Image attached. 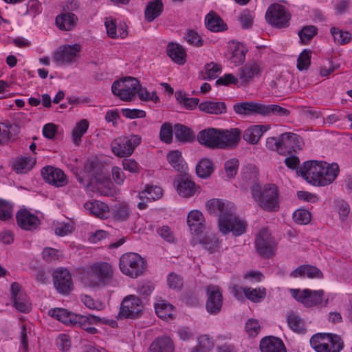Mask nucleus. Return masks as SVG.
Instances as JSON below:
<instances>
[{
  "label": "nucleus",
  "instance_id": "1",
  "mask_svg": "<svg viewBox=\"0 0 352 352\" xmlns=\"http://www.w3.org/2000/svg\"><path fill=\"white\" fill-rule=\"evenodd\" d=\"M206 206L210 214L219 217V228L222 234L232 232L234 236H240L245 233V224L235 215L233 203L212 199L207 201Z\"/></svg>",
  "mask_w": 352,
  "mask_h": 352
},
{
  "label": "nucleus",
  "instance_id": "2",
  "mask_svg": "<svg viewBox=\"0 0 352 352\" xmlns=\"http://www.w3.org/2000/svg\"><path fill=\"white\" fill-rule=\"evenodd\" d=\"M340 169L337 164H328L324 161L309 160L305 162L296 172L308 183L318 186L331 184L338 177Z\"/></svg>",
  "mask_w": 352,
  "mask_h": 352
},
{
  "label": "nucleus",
  "instance_id": "3",
  "mask_svg": "<svg viewBox=\"0 0 352 352\" xmlns=\"http://www.w3.org/2000/svg\"><path fill=\"white\" fill-rule=\"evenodd\" d=\"M241 131L234 128L228 130H220L208 128L199 131L197 140L201 145L210 148H234L240 142Z\"/></svg>",
  "mask_w": 352,
  "mask_h": 352
},
{
  "label": "nucleus",
  "instance_id": "4",
  "mask_svg": "<svg viewBox=\"0 0 352 352\" xmlns=\"http://www.w3.org/2000/svg\"><path fill=\"white\" fill-rule=\"evenodd\" d=\"M253 199L265 211L275 212L280 208L278 201V190L273 184H258L252 188Z\"/></svg>",
  "mask_w": 352,
  "mask_h": 352
},
{
  "label": "nucleus",
  "instance_id": "5",
  "mask_svg": "<svg viewBox=\"0 0 352 352\" xmlns=\"http://www.w3.org/2000/svg\"><path fill=\"white\" fill-rule=\"evenodd\" d=\"M113 276L111 265L106 262L94 263L87 276V284L91 287H102L108 284Z\"/></svg>",
  "mask_w": 352,
  "mask_h": 352
},
{
  "label": "nucleus",
  "instance_id": "6",
  "mask_svg": "<svg viewBox=\"0 0 352 352\" xmlns=\"http://www.w3.org/2000/svg\"><path fill=\"white\" fill-rule=\"evenodd\" d=\"M145 267L144 260L136 253H126L120 258V270L123 274L132 278L142 275Z\"/></svg>",
  "mask_w": 352,
  "mask_h": 352
},
{
  "label": "nucleus",
  "instance_id": "7",
  "mask_svg": "<svg viewBox=\"0 0 352 352\" xmlns=\"http://www.w3.org/2000/svg\"><path fill=\"white\" fill-rule=\"evenodd\" d=\"M138 87L139 81L133 77L127 76L113 82L111 91L122 100L130 101L137 94Z\"/></svg>",
  "mask_w": 352,
  "mask_h": 352
},
{
  "label": "nucleus",
  "instance_id": "8",
  "mask_svg": "<svg viewBox=\"0 0 352 352\" xmlns=\"http://www.w3.org/2000/svg\"><path fill=\"white\" fill-rule=\"evenodd\" d=\"M292 296L298 301L304 305L306 307H311L322 305L326 307L328 304V298L323 300L324 292L323 290H311L309 289H292Z\"/></svg>",
  "mask_w": 352,
  "mask_h": 352
},
{
  "label": "nucleus",
  "instance_id": "9",
  "mask_svg": "<svg viewBox=\"0 0 352 352\" xmlns=\"http://www.w3.org/2000/svg\"><path fill=\"white\" fill-rule=\"evenodd\" d=\"M141 140L142 138L138 135L119 138L111 143V151L118 157L129 156L141 143Z\"/></svg>",
  "mask_w": 352,
  "mask_h": 352
},
{
  "label": "nucleus",
  "instance_id": "10",
  "mask_svg": "<svg viewBox=\"0 0 352 352\" xmlns=\"http://www.w3.org/2000/svg\"><path fill=\"white\" fill-rule=\"evenodd\" d=\"M267 21L277 28H283L289 25L290 14L281 5L270 6L265 14Z\"/></svg>",
  "mask_w": 352,
  "mask_h": 352
},
{
  "label": "nucleus",
  "instance_id": "11",
  "mask_svg": "<svg viewBox=\"0 0 352 352\" xmlns=\"http://www.w3.org/2000/svg\"><path fill=\"white\" fill-rule=\"evenodd\" d=\"M255 246L258 254L263 258H269L274 254L276 243L268 229L260 230L255 239Z\"/></svg>",
  "mask_w": 352,
  "mask_h": 352
},
{
  "label": "nucleus",
  "instance_id": "12",
  "mask_svg": "<svg viewBox=\"0 0 352 352\" xmlns=\"http://www.w3.org/2000/svg\"><path fill=\"white\" fill-rule=\"evenodd\" d=\"M280 146L279 154L282 155H292L296 149L302 150L303 146L302 138L294 133L287 132L279 135Z\"/></svg>",
  "mask_w": 352,
  "mask_h": 352
},
{
  "label": "nucleus",
  "instance_id": "13",
  "mask_svg": "<svg viewBox=\"0 0 352 352\" xmlns=\"http://www.w3.org/2000/svg\"><path fill=\"white\" fill-rule=\"evenodd\" d=\"M142 308L140 299L135 295H129L122 300L119 315L122 318L134 319L139 316Z\"/></svg>",
  "mask_w": 352,
  "mask_h": 352
},
{
  "label": "nucleus",
  "instance_id": "14",
  "mask_svg": "<svg viewBox=\"0 0 352 352\" xmlns=\"http://www.w3.org/2000/svg\"><path fill=\"white\" fill-rule=\"evenodd\" d=\"M207 300L206 308L210 314L216 315L221 311L223 305L222 292L217 285H210L206 287Z\"/></svg>",
  "mask_w": 352,
  "mask_h": 352
},
{
  "label": "nucleus",
  "instance_id": "15",
  "mask_svg": "<svg viewBox=\"0 0 352 352\" xmlns=\"http://www.w3.org/2000/svg\"><path fill=\"white\" fill-rule=\"evenodd\" d=\"M53 280L55 288L60 294H68L73 289L71 274L66 269L56 270L53 274Z\"/></svg>",
  "mask_w": 352,
  "mask_h": 352
},
{
  "label": "nucleus",
  "instance_id": "16",
  "mask_svg": "<svg viewBox=\"0 0 352 352\" xmlns=\"http://www.w3.org/2000/svg\"><path fill=\"white\" fill-rule=\"evenodd\" d=\"M43 179L56 187H61L67 184V177L60 168L53 166H45L41 170Z\"/></svg>",
  "mask_w": 352,
  "mask_h": 352
},
{
  "label": "nucleus",
  "instance_id": "17",
  "mask_svg": "<svg viewBox=\"0 0 352 352\" xmlns=\"http://www.w3.org/2000/svg\"><path fill=\"white\" fill-rule=\"evenodd\" d=\"M259 174L257 167L254 164H247L241 170V184L244 188H250V192L254 186H258Z\"/></svg>",
  "mask_w": 352,
  "mask_h": 352
},
{
  "label": "nucleus",
  "instance_id": "18",
  "mask_svg": "<svg viewBox=\"0 0 352 352\" xmlns=\"http://www.w3.org/2000/svg\"><path fill=\"white\" fill-rule=\"evenodd\" d=\"M174 184L178 194L182 197H190L195 193V183L186 174L178 175L175 179Z\"/></svg>",
  "mask_w": 352,
  "mask_h": 352
},
{
  "label": "nucleus",
  "instance_id": "19",
  "mask_svg": "<svg viewBox=\"0 0 352 352\" xmlns=\"http://www.w3.org/2000/svg\"><path fill=\"white\" fill-rule=\"evenodd\" d=\"M80 50V47L78 44L65 45L61 50L54 54V59L58 65L71 63L74 58L76 57Z\"/></svg>",
  "mask_w": 352,
  "mask_h": 352
},
{
  "label": "nucleus",
  "instance_id": "20",
  "mask_svg": "<svg viewBox=\"0 0 352 352\" xmlns=\"http://www.w3.org/2000/svg\"><path fill=\"white\" fill-rule=\"evenodd\" d=\"M16 217L18 226L26 230L36 229L40 223L38 218L26 209L18 211Z\"/></svg>",
  "mask_w": 352,
  "mask_h": 352
},
{
  "label": "nucleus",
  "instance_id": "21",
  "mask_svg": "<svg viewBox=\"0 0 352 352\" xmlns=\"http://www.w3.org/2000/svg\"><path fill=\"white\" fill-rule=\"evenodd\" d=\"M263 103L255 102L253 101L243 102L236 103L233 108L234 111L241 115L251 116L262 114Z\"/></svg>",
  "mask_w": 352,
  "mask_h": 352
},
{
  "label": "nucleus",
  "instance_id": "22",
  "mask_svg": "<svg viewBox=\"0 0 352 352\" xmlns=\"http://www.w3.org/2000/svg\"><path fill=\"white\" fill-rule=\"evenodd\" d=\"M203 214L199 210H192L189 212L187 223L192 234L198 235L205 229Z\"/></svg>",
  "mask_w": 352,
  "mask_h": 352
},
{
  "label": "nucleus",
  "instance_id": "23",
  "mask_svg": "<svg viewBox=\"0 0 352 352\" xmlns=\"http://www.w3.org/2000/svg\"><path fill=\"white\" fill-rule=\"evenodd\" d=\"M260 348L262 352H287L283 342L278 338L266 337L261 340Z\"/></svg>",
  "mask_w": 352,
  "mask_h": 352
},
{
  "label": "nucleus",
  "instance_id": "24",
  "mask_svg": "<svg viewBox=\"0 0 352 352\" xmlns=\"http://www.w3.org/2000/svg\"><path fill=\"white\" fill-rule=\"evenodd\" d=\"M260 71L261 67L257 63H248L239 69L238 76L241 80V83L247 84L258 76Z\"/></svg>",
  "mask_w": 352,
  "mask_h": 352
},
{
  "label": "nucleus",
  "instance_id": "25",
  "mask_svg": "<svg viewBox=\"0 0 352 352\" xmlns=\"http://www.w3.org/2000/svg\"><path fill=\"white\" fill-rule=\"evenodd\" d=\"M174 345L172 340L166 336H159L151 344L148 352H173Z\"/></svg>",
  "mask_w": 352,
  "mask_h": 352
},
{
  "label": "nucleus",
  "instance_id": "26",
  "mask_svg": "<svg viewBox=\"0 0 352 352\" xmlns=\"http://www.w3.org/2000/svg\"><path fill=\"white\" fill-rule=\"evenodd\" d=\"M48 315L67 325L72 326H74L78 316L77 314L69 312L63 308L50 309L48 311Z\"/></svg>",
  "mask_w": 352,
  "mask_h": 352
},
{
  "label": "nucleus",
  "instance_id": "27",
  "mask_svg": "<svg viewBox=\"0 0 352 352\" xmlns=\"http://www.w3.org/2000/svg\"><path fill=\"white\" fill-rule=\"evenodd\" d=\"M78 17L74 13L70 12H65L58 14L56 17V24L57 27L65 31L72 30L76 25Z\"/></svg>",
  "mask_w": 352,
  "mask_h": 352
},
{
  "label": "nucleus",
  "instance_id": "28",
  "mask_svg": "<svg viewBox=\"0 0 352 352\" xmlns=\"http://www.w3.org/2000/svg\"><path fill=\"white\" fill-rule=\"evenodd\" d=\"M268 129L269 125H253L244 131L243 138L248 143L255 144Z\"/></svg>",
  "mask_w": 352,
  "mask_h": 352
},
{
  "label": "nucleus",
  "instance_id": "29",
  "mask_svg": "<svg viewBox=\"0 0 352 352\" xmlns=\"http://www.w3.org/2000/svg\"><path fill=\"white\" fill-rule=\"evenodd\" d=\"M199 109L208 114L221 115L226 112V105L224 102L206 100L199 104Z\"/></svg>",
  "mask_w": 352,
  "mask_h": 352
},
{
  "label": "nucleus",
  "instance_id": "30",
  "mask_svg": "<svg viewBox=\"0 0 352 352\" xmlns=\"http://www.w3.org/2000/svg\"><path fill=\"white\" fill-rule=\"evenodd\" d=\"M206 28L214 32H223L228 29L222 19L214 12H210L205 18Z\"/></svg>",
  "mask_w": 352,
  "mask_h": 352
},
{
  "label": "nucleus",
  "instance_id": "31",
  "mask_svg": "<svg viewBox=\"0 0 352 352\" xmlns=\"http://www.w3.org/2000/svg\"><path fill=\"white\" fill-rule=\"evenodd\" d=\"M167 54L176 63L184 65L186 62L185 49L177 43H170L167 46Z\"/></svg>",
  "mask_w": 352,
  "mask_h": 352
},
{
  "label": "nucleus",
  "instance_id": "32",
  "mask_svg": "<svg viewBox=\"0 0 352 352\" xmlns=\"http://www.w3.org/2000/svg\"><path fill=\"white\" fill-rule=\"evenodd\" d=\"M330 336V333H316L311 338L310 344L316 352H327Z\"/></svg>",
  "mask_w": 352,
  "mask_h": 352
},
{
  "label": "nucleus",
  "instance_id": "33",
  "mask_svg": "<svg viewBox=\"0 0 352 352\" xmlns=\"http://www.w3.org/2000/svg\"><path fill=\"white\" fill-rule=\"evenodd\" d=\"M291 276L294 277L307 276L309 278H321L323 276L322 272L312 265H300L292 272Z\"/></svg>",
  "mask_w": 352,
  "mask_h": 352
},
{
  "label": "nucleus",
  "instance_id": "34",
  "mask_svg": "<svg viewBox=\"0 0 352 352\" xmlns=\"http://www.w3.org/2000/svg\"><path fill=\"white\" fill-rule=\"evenodd\" d=\"M164 5L161 0H153L148 3L145 8V18L148 22L153 21L162 12Z\"/></svg>",
  "mask_w": 352,
  "mask_h": 352
},
{
  "label": "nucleus",
  "instance_id": "35",
  "mask_svg": "<svg viewBox=\"0 0 352 352\" xmlns=\"http://www.w3.org/2000/svg\"><path fill=\"white\" fill-rule=\"evenodd\" d=\"M167 160L170 164L178 172L185 173L187 168L182 157V153L177 150L170 151L167 155Z\"/></svg>",
  "mask_w": 352,
  "mask_h": 352
},
{
  "label": "nucleus",
  "instance_id": "36",
  "mask_svg": "<svg viewBox=\"0 0 352 352\" xmlns=\"http://www.w3.org/2000/svg\"><path fill=\"white\" fill-rule=\"evenodd\" d=\"M174 134L176 139L182 142H190L195 138L191 129L181 124L175 125Z\"/></svg>",
  "mask_w": 352,
  "mask_h": 352
},
{
  "label": "nucleus",
  "instance_id": "37",
  "mask_svg": "<svg viewBox=\"0 0 352 352\" xmlns=\"http://www.w3.org/2000/svg\"><path fill=\"white\" fill-rule=\"evenodd\" d=\"M289 114V111L285 108L281 107L277 104H263L262 114L263 116H287Z\"/></svg>",
  "mask_w": 352,
  "mask_h": 352
},
{
  "label": "nucleus",
  "instance_id": "38",
  "mask_svg": "<svg viewBox=\"0 0 352 352\" xmlns=\"http://www.w3.org/2000/svg\"><path fill=\"white\" fill-rule=\"evenodd\" d=\"M213 172L212 162L209 159H202L196 166V173L201 178H207Z\"/></svg>",
  "mask_w": 352,
  "mask_h": 352
},
{
  "label": "nucleus",
  "instance_id": "39",
  "mask_svg": "<svg viewBox=\"0 0 352 352\" xmlns=\"http://www.w3.org/2000/svg\"><path fill=\"white\" fill-rule=\"evenodd\" d=\"M175 97L177 100L180 104L188 110L195 109L197 106L199 107V100L197 98H188L186 94H184L181 91H177L175 92Z\"/></svg>",
  "mask_w": 352,
  "mask_h": 352
},
{
  "label": "nucleus",
  "instance_id": "40",
  "mask_svg": "<svg viewBox=\"0 0 352 352\" xmlns=\"http://www.w3.org/2000/svg\"><path fill=\"white\" fill-rule=\"evenodd\" d=\"M287 324L289 328L294 332L304 334L306 332V328L304 321L296 314H290L287 318Z\"/></svg>",
  "mask_w": 352,
  "mask_h": 352
},
{
  "label": "nucleus",
  "instance_id": "41",
  "mask_svg": "<svg viewBox=\"0 0 352 352\" xmlns=\"http://www.w3.org/2000/svg\"><path fill=\"white\" fill-rule=\"evenodd\" d=\"M243 292L246 298L254 302H261L266 296L265 288L251 289L250 287H245Z\"/></svg>",
  "mask_w": 352,
  "mask_h": 352
},
{
  "label": "nucleus",
  "instance_id": "42",
  "mask_svg": "<svg viewBox=\"0 0 352 352\" xmlns=\"http://www.w3.org/2000/svg\"><path fill=\"white\" fill-rule=\"evenodd\" d=\"M16 309L23 313H28L31 310V303L26 294H21L19 296L13 299Z\"/></svg>",
  "mask_w": 352,
  "mask_h": 352
},
{
  "label": "nucleus",
  "instance_id": "43",
  "mask_svg": "<svg viewBox=\"0 0 352 352\" xmlns=\"http://www.w3.org/2000/svg\"><path fill=\"white\" fill-rule=\"evenodd\" d=\"M89 127V122L87 120H82L78 122L76 126L73 129L72 136L73 142L76 145H78L81 142V138L85 133L87 131Z\"/></svg>",
  "mask_w": 352,
  "mask_h": 352
},
{
  "label": "nucleus",
  "instance_id": "44",
  "mask_svg": "<svg viewBox=\"0 0 352 352\" xmlns=\"http://www.w3.org/2000/svg\"><path fill=\"white\" fill-rule=\"evenodd\" d=\"M162 195V189L159 186H148L145 190L140 192L139 196L141 199L146 198L149 200H156Z\"/></svg>",
  "mask_w": 352,
  "mask_h": 352
},
{
  "label": "nucleus",
  "instance_id": "45",
  "mask_svg": "<svg viewBox=\"0 0 352 352\" xmlns=\"http://www.w3.org/2000/svg\"><path fill=\"white\" fill-rule=\"evenodd\" d=\"M201 243L210 253H213L219 250L220 243L214 234H210L203 239Z\"/></svg>",
  "mask_w": 352,
  "mask_h": 352
},
{
  "label": "nucleus",
  "instance_id": "46",
  "mask_svg": "<svg viewBox=\"0 0 352 352\" xmlns=\"http://www.w3.org/2000/svg\"><path fill=\"white\" fill-rule=\"evenodd\" d=\"M91 321H89L87 316L78 315L76 321L74 322V326L79 327L89 333L96 334L98 332V330L96 328L91 327Z\"/></svg>",
  "mask_w": 352,
  "mask_h": 352
},
{
  "label": "nucleus",
  "instance_id": "47",
  "mask_svg": "<svg viewBox=\"0 0 352 352\" xmlns=\"http://www.w3.org/2000/svg\"><path fill=\"white\" fill-rule=\"evenodd\" d=\"M311 54L310 50L305 49L299 55L297 59V68L300 71L308 69L311 63Z\"/></svg>",
  "mask_w": 352,
  "mask_h": 352
},
{
  "label": "nucleus",
  "instance_id": "48",
  "mask_svg": "<svg viewBox=\"0 0 352 352\" xmlns=\"http://www.w3.org/2000/svg\"><path fill=\"white\" fill-rule=\"evenodd\" d=\"M330 31L335 42L339 45L347 43L351 41V34L348 32L339 30L335 27L331 28Z\"/></svg>",
  "mask_w": 352,
  "mask_h": 352
},
{
  "label": "nucleus",
  "instance_id": "49",
  "mask_svg": "<svg viewBox=\"0 0 352 352\" xmlns=\"http://www.w3.org/2000/svg\"><path fill=\"white\" fill-rule=\"evenodd\" d=\"M113 217L120 221L128 219L130 214V210L126 205H116L112 211Z\"/></svg>",
  "mask_w": 352,
  "mask_h": 352
},
{
  "label": "nucleus",
  "instance_id": "50",
  "mask_svg": "<svg viewBox=\"0 0 352 352\" xmlns=\"http://www.w3.org/2000/svg\"><path fill=\"white\" fill-rule=\"evenodd\" d=\"M317 33V28L314 25H306L299 32L298 36L303 43L309 41Z\"/></svg>",
  "mask_w": 352,
  "mask_h": 352
},
{
  "label": "nucleus",
  "instance_id": "51",
  "mask_svg": "<svg viewBox=\"0 0 352 352\" xmlns=\"http://www.w3.org/2000/svg\"><path fill=\"white\" fill-rule=\"evenodd\" d=\"M173 305L164 302L157 303L155 306L156 314L162 318L170 317L172 315Z\"/></svg>",
  "mask_w": 352,
  "mask_h": 352
},
{
  "label": "nucleus",
  "instance_id": "52",
  "mask_svg": "<svg viewBox=\"0 0 352 352\" xmlns=\"http://www.w3.org/2000/svg\"><path fill=\"white\" fill-rule=\"evenodd\" d=\"M185 40L190 45L201 47L204 45V40L193 30H188L184 35Z\"/></svg>",
  "mask_w": 352,
  "mask_h": 352
},
{
  "label": "nucleus",
  "instance_id": "53",
  "mask_svg": "<svg viewBox=\"0 0 352 352\" xmlns=\"http://www.w3.org/2000/svg\"><path fill=\"white\" fill-rule=\"evenodd\" d=\"M293 219L297 223L305 225L309 223L311 214L307 210L298 209L294 212Z\"/></svg>",
  "mask_w": 352,
  "mask_h": 352
},
{
  "label": "nucleus",
  "instance_id": "54",
  "mask_svg": "<svg viewBox=\"0 0 352 352\" xmlns=\"http://www.w3.org/2000/svg\"><path fill=\"white\" fill-rule=\"evenodd\" d=\"M213 343L208 335L201 336L198 338V344L194 349L197 352H206L212 347Z\"/></svg>",
  "mask_w": 352,
  "mask_h": 352
},
{
  "label": "nucleus",
  "instance_id": "55",
  "mask_svg": "<svg viewBox=\"0 0 352 352\" xmlns=\"http://www.w3.org/2000/svg\"><path fill=\"white\" fill-rule=\"evenodd\" d=\"M343 346L344 344L338 336L331 334L327 352H339L342 349Z\"/></svg>",
  "mask_w": 352,
  "mask_h": 352
},
{
  "label": "nucleus",
  "instance_id": "56",
  "mask_svg": "<svg viewBox=\"0 0 352 352\" xmlns=\"http://www.w3.org/2000/svg\"><path fill=\"white\" fill-rule=\"evenodd\" d=\"M173 133L174 129H173L172 126L169 123H164L161 126L160 138L166 143H170L172 141Z\"/></svg>",
  "mask_w": 352,
  "mask_h": 352
},
{
  "label": "nucleus",
  "instance_id": "57",
  "mask_svg": "<svg viewBox=\"0 0 352 352\" xmlns=\"http://www.w3.org/2000/svg\"><path fill=\"white\" fill-rule=\"evenodd\" d=\"M167 283L170 288L180 289L183 286V279L175 273H170L167 278Z\"/></svg>",
  "mask_w": 352,
  "mask_h": 352
},
{
  "label": "nucleus",
  "instance_id": "58",
  "mask_svg": "<svg viewBox=\"0 0 352 352\" xmlns=\"http://www.w3.org/2000/svg\"><path fill=\"white\" fill-rule=\"evenodd\" d=\"M239 167V160L232 158L225 163V170L228 177H233L236 175Z\"/></svg>",
  "mask_w": 352,
  "mask_h": 352
},
{
  "label": "nucleus",
  "instance_id": "59",
  "mask_svg": "<svg viewBox=\"0 0 352 352\" xmlns=\"http://www.w3.org/2000/svg\"><path fill=\"white\" fill-rule=\"evenodd\" d=\"M56 345L58 349L67 352L71 346L69 336L66 334H60L56 339Z\"/></svg>",
  "mask_w": 352,
  "mask_h": 352
},
{
  "label": "nucleus",
  "instance_id": "60",
  "mask_svg": "<svg viewBox=\"0 0 352 352\" xmlns=\"http://www.w3.org/2000/svg\"><path fill=\"white\" fill-rule=\"evenodd\" d=\"M245 330L250 336H255L258 335L260 330V325L258 320L253 318L248 320L245 324Z\"/></svg>",
  "mask_w": 352,
  "mask_h": 352
},
{
  "label": "nucleus",
  "instance_id": "61",
  "mask_svg": "<svg viewBox=\"0 0 352 352\" xmlns=\"http://www.w3.org/2000/svg\"><path fill=\"white\" fill-rule=\"evenodd\" d=\"M30 160L24 158L21 159L14 164V169L17 173H26L28 170L32 168V165L30 163Z\"/></svg>",
  "mask_w": 352,
  "mask_h": 352
},
{
  "label": "nucleus",
  "instance_id": "62",
  "mask_svg": "<svg viewBox=\"0 0 352 352\" xmlns=\"http://www.w3.org/2000/svg\"><path fill=\"white\" fill-rule=\"evenodd\" d=\"M158 234L165 241L172 243L175 240V237L170 228L167 226H163L157 230Z\"/></svg>",
  "mask_w": 352,
  "mask_h": 352
},
{
  "label": "nucleus",
  "instance_id": "63",
  "mask_svg": "<svg viewBox=\"0 0 352 352\" xmlns=\"http://www.w3.org/2000/svg\"><path fill=\"white\" fill-rule=\"evenodd\" d=\"M122 111L124 116L130 119L144 118L146 116V112L144 111L137 109H122Z\"/></svg>",
  "mask_w": 352,
  "mask_h": 352
},
{
  "label": "nucleus",
  "instance_id": "64",
  "mask_svg": "<svg viewBox=\"0 0 352 352\" xmlns=\"http://www.w3.org/2000/svg\"><path fill=\"white\" fill-rule=\"evenodd\" d=\"M205 69L206 71L207 77L206 78H215L217 76L216 73L219 72L221 69V66L219 64L210 63L205 65Z\"/></svg>",
  "mask_w": 352,
  "mask_h": 352
}]
</instances>
